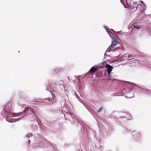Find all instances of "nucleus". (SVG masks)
<instances>
[{"label":"nucleus","instance_id":"obj_1","mask_svg":"<svg viewBox=\"0 0 151 151\" xmlns=\"http://www.w3.org/2000/svg\"><path fill=\"white\" fill-rule=\"evenodd\" d=\"M118 43V42L116 40V38L115 37H114L113 38V40L111 45L107 49L106 51L110 52L111 50H111V49L112 48H116V45Z\"/></svg>","mask_w":151,"mask_h":151},{"label":"nucleus","instance_id":"obj_2","mask_svg":"<svg viewBox=\"0 0 151 151\" xmlns=\"http://www.w3.org/2000/svg\"><path fill=\"white\" fill-rule=\"evenodd\" d=\"M133 6L131 4L130 5L131 7L130 8L131 9H134V8H136V9L135 10H136L138 8H140V9L141 11H143V10L144 9V7L145 6L144 4L142 5L141 4H139L136 7V6L137 5L136 2H134V3H133Z\"/></svg>","mask_w":151,"mask_h":151},{"label":"nucleus","instance_id":"obj_3","mask_svg":"<svg viewBox=\"0 0 151 151\" xmlns=\"http://www.w3.org/2000/svg\"><path fill=\"white\" fill-rule=\"evenodd\" d=\"M34 111V109L30 107H27L25 108V109L23 111V112L26 113V114L29 115L33 113V111Z\"/></svg>","mask_w":151,"mask_h":151},{"label":"nucleus","instance_id":"obj_4","mask_svg":"<svg viewBox=\"0 0 151 151\" xmlns=\"http://www.w3.org/2000/svg\"><path fill=\"white\" fill-rule=\"evenodd\" d=\"M105 67L107 68L106 72L107 73L108 75L109 76L111 72L113 69V67L110 65L108 64L106 65Z\"/></svg>","mask_w":151,"mask_h":151},{"label":"nucleus","instance_id":"obj_5","mask_svg":"<svg viewBox=\"0 0 151 151\" xmlns=\"http://www.w3.org/2000/svg\"><path fill=\"white\" fill-rule=\"evenodd\" d=\"M97 69L94 67H92L89 71V73L91 74H93L94 73L96 72Z\"/></svg>","mask_w":151,"mask_h":151},{"label":"nucleus","instance_id":"obj_6","mask_svg":"<svg viewBox=\"0 0 151 151\" xmlns=\"http://www.w3.org/2000/svg\"><path fill=\"white\" fill-rule=\"evenodd\" d=\"M31 115H32V116L31 118V119L32 120H33L34 119H37V116L34 111H33V113H32Z\"/></svg>","mask_w":151,"mask_h":151},{"label":"nucleus","instance_id":"obj_7","mask_svg":"<svg viewBox=\"0 0 151 151\" xmlns=\"http://www.w3.org/2000/svg\"><path fill=\"white\" fill-rule=\"evenodd\" d=\"M63 81L61 80H59L57 81L55 83V84L57 85H61Z\"/></svg>","mask_w":151,"mask_h":151},{"label":"nucleus","instance_id":"obj_8","mask_svg":"<svg viewBox=\"0 0 151 151\" xmlns=\"http://www.w3.org/2000/svg\"><path fill=\"white\" fill-rule=\"evenodd\" d=\"M139 88H141L142 90L144 91H145L147 93L151 92V90L150 89H144L143 88H142L141 87H139Z\"/></svg>","mask_w":151,"mask_h":151},{"label":"nucleus","instance_id":"obj_9","mask_svg":"<svg viewBox=\"0 0 151 151\" xmlns=\"http://www.w3.org/2000/svg\"><path fill=\"white\" fill-rule=\"evenodd\" d=\"M133 27L134 28L137 29H140V26L139 25H135L134 24Z\"/></svg>","mask_w":151,"mask_h":151},{"label":"nucleus","instance_id":"obj_10","mask_svg":"<svg viewBox=\"0 0 151 151\" xmlns=\"http://www.w3.org/2000/svg\"><path fill=\"white\" fill-rule=\"evenodd\" d=\"M103 109V108L102 107H100L97 110V111L99 113L102 111Z\"/></svg>","mask_w":151,"mask_h":151},{"label":"nucleus","instance_id":"obj_11","mask_svg":"<svg viewBox=\"0 0 151 151\" xmlns=\"http://www.w3.org/2000/svg\"><path fill=\"white\" fill-rule=\"evenodd\" d=\"M32 135H33V134L32 133L29 134H28L27 136V137H28L29 138L30 137V136H31L32 137Z\"/></svg>","mask_w":151,"mask_h":151},{"label":"nucleus","instance_id":"obj_12","mask_svg":"<svg viewBox=\"0 0 151 151\" xmlns=\"http://www.w3.org/2000/svg\"><path fill=\"white\" fill-rule=\"evenodd\" d=\"M22 113H23V112H19V113H18L17 114V116H20L22 115Z\"/></svg>","mask_w":151,"mask_h":151},{"label":"nucleus","instance_id":"obj_13","mask_svg":"<svg viewBox=\"0 0 151 151\" xmlns=\"http://www.w3.org/2000/svg\"><path fill=\"white\" fill-rule=\"evenodd\" d=\"M120 1L122 4H124V3H123V0H120Z\"/></svg>","mask_w":151,"mask_h":151},{"label":"nucleus","instance_id":"obj_14","mask_svg":"<svg viewBox=\"0 0 151 151\" xmlns=\"http://www.w3.org/2000/svg\"><path fill=\"white\" fill-rule=\"evenodd\" d=\"M140 2L142 3H143V4H144V2H143L142 1H139Z\"/></svg>","mask_w":151,"mask_h":151},{"label":"nucleus","instance_id":"obj_15","mask_svg":"<svg viewBox=\"0 0 151 151\" xmlns=\"http://www.w3.org/2000/svg\"><path fill=\"white\" fill-rule=\"evenodd\" d=\"M13 119H11V121H10V122H12L13 121Z\"/></svg>","mask_w":151,"mask_h":151},{"label":"nucleus","instance_id":"obj_16","mask_svg":"<svg viewBox=\"0 0 151 151\" xmlns=\"http://www.w3.org/2000/svg\"><path fill=\"white\" fill-rule=\"evenodd\" d=\"M108 80H111V79L110 78H108Z\"/></svg>","mask_w":151,"mask_h":151},{"label":"nucleus","instance_id":"obj_17","mask_svg":"<svg viewBox=\"0 0 151 151\" xmlns=\"http://www.w3.org/2000/svg\"><path fill=\"white\" fill-rule=\"evenodd\" d=\"M29 143H30V140H29Z\"/></svg>","mask_w":151,"mask_h":151},{"label":"nucleus","instance_id":"obj_18","mask_svg":"<svg viewBox=\"0 0 151 151\" xmlns=\"http://www.w3.org/2000/svg\"><path fill=\"white\" fill-rule=\"evenodd\" d=\"M7 119H6V121H8L7 120Z\"/></svg>","mask_w":151,"mask_h":151},{"label":"nucleus","instance_id":"obj_19","mask_svg":"<svg viewBox=\"0 0 151 151\" xmlns=\"http://www.w3.org/2000/svg\"><path fill=\"white\" fill-rule=\"evenodd\" d=\"M36 105H38V104H36Z\"/></svg>","mask_w":151,"mask_h":151},{"label":"nucleus","instance_id":"obj_20","mask_svg":"<svg viewBox=\"0 0 151 151\" xmlns=\"http://www.w3.org/2000/svg\"><path fill=\"white\" fill-rule=\"evenodd\" d=\"M132 59H129V60H132Z\"/></svg>","mask_w":151,"mask_h":151}]
</instances>
